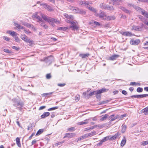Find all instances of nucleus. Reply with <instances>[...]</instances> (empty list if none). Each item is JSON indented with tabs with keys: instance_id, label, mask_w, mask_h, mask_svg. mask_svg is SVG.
Instances as JSON below:
<instances>
[{
	"instance_id": "nucleus-1",
	"label": "nucleus",
	"mask_w": 148,
	"mask_h": 148,
	"mask_svg": "<svg viewBox=\"0 0 148 148\" xmlns=\"http://www.w3.org/2000/svg\"><path fill=\"white\" fill-rule=\"evenodd\" d=\"M40 14L44 20L47 22L49 23H56L58 24H60L59 21H58L56 19L51 18L45 14H42L41 13Z\"/></svg>"
},
{
	"instance_id": "nucleus-2",
	"label": "nucleus",
	"mask_w": 148,
	"mask_h": 148,
	"mask_svg": "<svg viewBox=\"0 0 148 148\" xmlns=\"http://www.w3.org/2000/svg\"><path fill=\"white\" fill-rule=\"evenodd\" d=\"M99 18L102 20L107 21L114 20L115 18V17L114 16H107L105 12L102 11L100 12Z\"/></svg>"
},
{
	"instance_id": "nucleus-3",
	"label": "nucleus",
	"mask_w": 148,
	"mask_h": 148,
	"mask_svg": "<svg viewBox=\"0 0 148 148\" xmlns=\"http://www.w3.org/2000/svg\"><path fill=\"white\" fill-rule=\"evenodd\" d=\"M13 105L16 107H23L24 106V103L22 101H20L16 99L13 100Z\"/></svg>"
},
{
	"instance_id": "nucleus-4",
	"label": "nucleus",
	"mask_w": 148,
	"mask_h": 148,
	"mask_svg": "<svg viewBox=\"0 0 148 148\" xmlns=\"http://www.w3.org/2000/svg\"><path fill=\"white\" fill-rule=\"evenodd\" d=\"M106 89L104 88H103L101 89L91 92L88 94V95H88L89 97V96L93 95L95 94H101L103 92H106Z\"/></svg>"
},
{
	"instance_id": "nucleus-5",
	"label": "nucleus",
	"mask_w": 148,
	"mask_h": 148,
	"mask_svg": "<svg viewBox=\"0 0 148 148\" xmlns=\"http://www.w3.org/2000/svg\"><path fill=\"white\" fill-rule=\"evenodd\" d=\"M69 23L71 24L70 25V27L72 29L74 30H77L78 28L77 26V23L73 21L69 22Z\"/></svg>"
},
{
	"instance_id": "nucleus-6",
	"label": "nucleus",
	"mask_w": 148,
	"mask_h": 148,
	"mask_svg": "<svg viewBox=\"0 0 148 148\" xmlns=\"http://www.w3.org/2000/svg\"><path fill=\"white\" fill-rule=\"evenodd\" d=\"M45 62L48 65L51 64L53 60V57L51 56H48L44 59Z\"/></svg>"
},
{
	"instance_id": "nucleus-7",
	"label": "nucleus",
	"mask_w": 148,
	"mask_h": 148,
	"mask_svg": "<svg viewBox=\"0 0 148 148\" xmlns=\"http://www.w3.org/2000/svg\"><path fill=\"white\" fill-rule=\"evenodd\" d=\"M140 42V40L139 39L134 40L132 39L130 41L131 44L134 45H138Z\"/></svg>"
},
{
	"instance_id": "nucleus-8",
	"label": "nucleus",
	"mask_w": 148,
	"mask_h": 148,
	"mask_svg": "<svg viewBox=\"0 0 148 148\" xmlns=\"http://www.w3.org/2000/svg\"><path fill=\"white\" fill-rule=\"evenodd\" d=\"M75 136V134L74 133H67L65 134L64 138L66 137L71 138L74 137Z\"/></svg>"
},
{
	"instance_id": "nucleus-9",
	"label": "nucleus",
	"mask_w": 148,
	"mask_h": 148,
	"mask_svg": "<svg viewBox=\"0 0 148 148\" xmlns=\"http://www.w3.org/2000/svg\"><path fill=\"white\" fill-rule=\"evenodd\" d=\"M143 23L141 24V27L134 25L132 26V29L136 31H141L142 30V28L143 27Z\"/></svg>"
},
{
	"instance_id": "nucleus-10",
	"label": "nucleus",
	"mask_w": 148,
	"mask_h": 148,
	"mask_svg": "<svg viewBox=\"0 0 148 148\" xmlns=\"http://www.w3.org/2000/svg\"><path fill=\"white\" fill-rule=\"evenodd\" d=\"M38 13H36L35 14L32 15V17L33 19L36 18L38 20V21H39L42 20V18L40 17L38 15Z\"/></svg>"
},
{
	"instance_id": "nucleus-11",
	"label": "nucleus",
	"mask_w": 148,
	"mask_h": 148,
	"mask_svg": "<svg viewBox=\"0 0 148 148\" xmlns=\"http://www.w3.org/2000/svg\"><path fill=\"white\" fill-rule=\"evenodd\" d=\"M79 5L83 6H88L89 5V3L88 1H79L78 3Z\"/></svg>"
},
{
	"instance_id": "nucleus-12",
	"label": "nucleus",
	"mask_w": 148,
	"mask_h": 148,
	"mask_svg": "<svg viewBox=\"0 0 148 148\" xmlns=\"http://www.w3.org/2000/svg\"><path fill=\"white\" fill-rule=\"evenodd\" d=\"M121 33L122 35L127 36H130L132 35V32H121Z\"/></svg>"
},
{
	"instance_id": "nucleus-13",
	"label": "nucleus",
	"mask_w": 148,
	"mask_h": 148,
	"mask_svg": "<svg viewBox=\"0 0 148 148\" xmlns=\"http://www.w3.org/2000/svg\"><path fill=\"white\" fill-rule=\"evenodd\" d=\"M126 142V139L125 136H123V138L121 141V146L123 147L125 145Z\"/></svg>"
},
{
	"instance_id": "nucleus-14",
	"label": "nucleus",
	"mask_w": 148,
	"mask_h": 148,
	"mask_svg": "<svg viewBox=\"0 0 148 148\" xmlns=\"http://www.w3.org/2000/svg\"><path fill=\"white\" fill-rule=\"evenodd\" d=\"M119 55H114L110 57L109 60H116L119 57Z\"/></svg>"
},
{
	"instance_id": "nucleus-15",
	"label": "nucleus",
	"mask_w": 148,
	"mask_h": 148,
	"mask_svg": "<svg viewBox=\"0 0 148 148\" xmlns=\"http://www.w3.org/2000/svg\"><path fill=\"white\" fill-rule=\"evenodd\" d=\"M90 54L89 53L86 54H81L79 55V56L82 57V58H86L88 57Z\"/></svg>"
},
{
	"instance_id": "nucleus-16",
	"label": "nucleus",
	"mask_w": 148,
	"mask_h": 148,
	"mask_svg": "<svg viewBox=\"0 0 148 148\" xmlns=\"http://www.w3.org/2000/svg\"><path fill=\"white\" fill-rule=\"evenodd\" d=\"M8 32L9 34H10L11 36L13 37L16 36L17 34L15 32L12 31H8Z\"/></svg>"
},
{
	"instance_id": "nucleus-17",
	"label": "nucleus",
	"mask_w": 148,
	"mask_h": 148,
	"mask_svg": "<svg viewBox=\"0 0 148 148\" xmlns=\"http://www.w3.org/2000/svg\"><path fill=\"white\" fill-rule=\"evenodd\" d=\"M50 115V113L49 112H45L41 115V117L42 118H45Z\"/></svg>"
},
{
	"instance_id": "nucleus-18",
	"label": "nucleus",
	"mask_w": 148,
	"mask_h": 148,
	"mask_svg": "<svg viewBox=\"0 0 148 148\" xmlns=\"http://www.w3.org/2000/svg\"><path fill=\"white\" fill-rule=\"evenodd\" d=\"M119 8L120 9L122 10L125 13H130V11L123 7L120 6L119 7Z\"/></svg>"
},
{
	"instance_id": "nucleus-19",
	"label": "nucleus",
	"mask_w": 148,
	"mask_h": 148,
	"mask_svg": "<svg viewBox=\"0 0 148 148\" xmlns=\"http://www.w3.org/2000/svg\"><path fill=\"white\" fill-rule=\"evenodd\" d=\"M16 143L18 147H21V145L20 143V138L17 137L16 139Z\"/></svg>"
},
{
	"instance_id": "nucleus-20",
	"label": "nucleus",
	"mask_w": 148,
	"mask_h": 148,
	"mask_svg": "<svg viewBox=\"0 0 148 148\" xmlns=\"http://www.w3.org/2000/svg\"><path fill=\"white\" fill-rule=\"evenodd\" d=\"M141 14L144 15L147 18H148V13L145 10H141Z\"/></svg>"
},
{
	"instance_id": "nucleus-21",
	"label": "nucleus",
	"mask_w": 148,
	"mask_h": 148,
	"mask_svg": "<svg viewBox=\"0 0 148 148\" xmlns=\"http://www.w3.org/2000/svg\"><path fill=\"white\" fill-rule=\"evenodd\" d=\"M108 116V115L107 114H106L104 115H102V118L100 119V121H104L106 119Z\"/></svg>"
},
{
	"instance_id": "nucleus-22",
	"label": "nucleus",
	"mask_w": 148,
	"mask_h": 148,
	"mask_svg": "<svg viewBox=\"0 0 148 148\" xmlns=\"http://www.w3.org/2000/svg\"><path fill=\"white\" fill-rule=\"evenodd\" d=\"M88 5H88V6H87V7L89 10L94 12H96L97 10H96V9L91 6H89Z\"/></svg>"
},
{
	"instance_id": "nucleus-23",
	"label": "nucleus",
	"mask_w": 148,
	"mask_h": 148,
	"mask_svg": "<svg viewBox=\"0 0 148 148\" xmlns=\"http://www.w3.org/2000/svg\"><path fill=\"white\" fill-rule=\"evenodd\" d=\"M86 11L82 9H80L78 14H82L83 15H86Z\"/></svg>"
},
{
	"instance_id": "nucleus-24",
	"label": "nucleus",
	"mask_w": 148,
	"mask_h": 148,
	"mask_svg": "<svg viewBox=\"0 0 148 148\" xmlns=\"http://www.w3.org/2000/svg\"><path fill=\"white\" fill-rule=\"evenodd\" d=\"M89 137L88 133L86 134L83 136H82L81 137L79 138V140H81L83 139Z\"/></svg>"
},
{
	"instance_id": "nucleus-25",
	"label": "nucleus",
	"mask_w": 148,
	"mask_h": 148,
	"mask_svg": "<svg viewBox=\"0 0 148 148\" xmlns=\"http://www.w3.org/2000/svg\"><path fill=\"white\" fill-rule=\"evenodd\" d=\"M21 38L23 40L26 42L27 41V40L28 39V37L25 35H21Z\"/></svg>"
},
{
	"instance_id": "nucleus-26",
	"label": "nucleus",
	"mask_w": 148,
	"mask_h": 148,
	"mask_svg": "<svg viewBox=\"0 0 148 148\" xmlns=\"http://www.w3.org/2000/svg\"><path fill=\"white\" fill-rule=\"evenodd\" d=\"M68 28V27H59L58 28L57 30L65 31Z\"/></svg>"
},
{
	"instance_id": "nucleus-27",
	"label": "nucleus",
	"mask_w": 148,
	"mask_h": 148,
	"mask_svg": "<svg viewBox=\"0 0 148 148\" xmlns=\"http://www.w3.org/2000/svg\"><path fill=\"white\" fill-rule=\"evenodd\" d=\"M44 130L43 129H40L37 132V133L36 134V136H38L41 134L43 132Z\"/></svg>"
},
{
	"instance_id": "nucleus-28",
	"label": "nucleus",
	"mask_w": 148,
	"mask_h": 148,
	"mask_svg": "<svg viewBox=\"0 0 148 148\" xmlns=\"http://www.w3.org/2000/svg\"><path fill=\"white\" fill-rule=\"evenodd\" d=\"M88 123V120L86 119L84 121L79 122L78 123L79 125H81L83 124H86Z\"/></svg>"
},
{
	"instance_id": "nucleus-29",
	"label": "nucleus",
	"mask_w": 148,
	"mask_h": 148,
	"mask_svg": "<svg viewBox=\"0 0 148 148\" xmlns=\"http://www.w3.org/2000/svg\"><path fill=\"white\" fill-rule=\"evenodd\" d=\"M106 9L110 11H113L114 10V8L113 6H110L107 5Z\"/></svg>"
},
{
	"instance_id": "nucleus-30",
	"label": "nucleus",
	"mask_w": 148,
	"mask_h": 148,
	"mask_svg": "<svg viewBox=\"0 0 148 148\" xmlns=\"http://www.w3.org/2000/svg\"><path fill=\"white\" fill-rule=\"evenodd\" d=\"M64 16L68 19H73V16L72 15H69L65 13L64 14Z\"/></svg>"
},
{
	"instance_id": "nucleus-31",
	"label": "nucleus",
	"mask_w": 148,
	"mask_h": 148,
	"mask_svg": "<svg viewBox=\"0 0 148 148\" xmlns=\"http://www.w3.org/2000/svg\"><path fill=\"white\" fill-rule=\"evenodd\" d=\"M146 97H148V94H145L137 95V98H143Z\"/></svg>"
},
{
	"instance_id": "nucleus-32",
	"label": "nucleus",
	"mask_w": 148,
	"mask_h": 148,
	"mask_svg": "<svg viewBox=\"0 0 148 148\" xmlns=\"http://www.w3.org/2000/svg\"><path fill=\"white\" fill-rule=\"evenodd\" d=\"M107 5L103 3H101L100 5V8L104 9H106Z\"/></svg>"
},
{
	"instance_id": "nucleus-33",
	"label": "nucleus",
	"mask_w": 148,
	"mask_h": 148,
	"mask_svg": "<svg viewBox=\"0 0 148 148\" xmlns=\"http://www.w3.org/2000/svg\"><path fill=\"white\" fill-rule=\"evenodd\" d=\"M122 130H121V132L122 133H124L126 129V126L125 125H123L122 126Z\"/></svg>"
},
{
	"instance_id": "nucleus-34",
	"label": "nucleus",
	"mask_w": 148,
	"mask_h": 148,
	"mask_svg": "<svg viewBox=\"0 0 148 148\" xmlns=\"http://www.w3.org/2000/svg\"><path fill=\"white\" fill-rule=\"evenodd\" d=\"M89 137H91L92 136L95 135L96 134V132L93 131L91 132L88 133Z\"/></svg>"
},
{
	"instance_id": "nucleus-35",
	"label": "nucleus",
	"mask_w": 148,
	"mask_h": 148,
	"mask_svg": "<svg viewBox=\"0 0 148 148\" xmlns=\"http://www.w3.org/2000/svg\"><path fill=\"white\" fill-rule=\"evenodd\" d=\"M73 10L74 12H75L76 13L78 14L79 10L80 9L77 7H73Z\"/></svg>"
},
{
	"instance_id": "nucleus-36",
	"label": "nucleus",
	"mask_w": 148,
	"mask_h": 148,
	"mask_svg": "<svg viewBox=\"0 0 148 148\" xmlns=\"http://www.w3.org/2000/svg\"><path fill=\"white\" fill-rule=\"evenodd\" d=\"M143 111L145 113V114H148V106L143 109Z\"/></svg>"
},
{
	"instance_id": "nucleus-37",
	"label": "nucleus",
	"mask_w": 148,
	"mask_h": 148,
	"mask_svg": "<svg viewBox=\"0 0 148 148\" xmlns=\"http://www.w3.org/2000/svg\"><path fill=\"white\" fill-rule=\"evenodd\" d=\"M53 92H51L49 93H45L42 94L41 95L42 96V97H46L48 95H51L52 94H53Z\"/></svg>"
},
{
	"instance_id": "nucleus-38",
	"label": "nucleus",
	"mask_w": 148,
	"mask_h": 148,
	"mask_svg": "<svg viewBox=\"0 0 148 148\" xmlns=\"http://www.w3.org/2000/svg\"><path fill=\"white\" fill-rule=\"evenodd\" d=\"M132 6L135 9H136L137 10H141L142 9L139 7H138L136 5H132Z\"/></svg>"
},
{
	"instance_id": "nucleus-39",
	"label": "nucleus",
	"mask_w": 148,
	"mask_h": 148,
	"mask_svg": "<svg viewBox=\"0 0 148 148\" xmlns=\"http://www.w3.org/2000/svg\"><path fill=\"white\" fill-rule=\"evenodd\" d=\"M67 130L70 132H73L75 130L74 127H69L67 129Z\"/></svg>"
},
{
	"instance_id": "nucleus-40",
	"label": "nucleus",
	"mask_w": 148,
	"mask_h": 148,
	"mask_svg": "<svg viewBox=\"0 0 148 148\" xmlns=\"http://www.w3.org/2000/svg\"><path fill=\"white\" fill-rule=\"evenodd\" d=\"M27 40V41L26 42L29 43L31 44H32L34 43V42L33 40L30 38H28Z\"/></svg>"
},
{
	"instance_id": "nucleus-41",
	"label": "nucleus",
	"mask_w": 148,
	"mask_h": 148,
	"mask_svg": "<svg viewBox=\"0 0 148 148\" xmlns=\"http://www.w3.org/2000/svg\"><path fill=\"white\" fill-rule=\"evenodd\" d=\"M58 108V106H56L54 107H52L50 108H49L48 110V111H51V110H55L56 109H57Z\"/></svg>"
},
{
	"instance_id": "nucleus-42",
	"label": "nucleus",
	"mask_w": 148,
	"mask_h": 148,
	"mask_svg": "<svg viewBox=\"0 0 148 148\" xmlns=\"http://www.w3.org/2000/svg\"><path fill=\"white\" fill-rule=\"evenodd\" d=\"M102 141H103V142H105L108 140H109V136H107L104 137L102 140Z\"/></svg>"
},
{
	"instance_id": "nucleus-43",
	"label": "nucleus",
	"mask_w": 148,
	"mask_h": 148,
	"mask_svg": "<svg viewBox=\"0 0 148 148\" xmlns=\"http://www.w3.org/2000/svg\"><path fill=\"white\" fill-rule=\"evenodd\" d=\"M14 38L15 39V41L18 43L20 42V40L18 38L17 36H15L14 37Z\"/></svg>"
},
{
	"instance_id": "nucleus-44",
	"label": "nucleus",
	"mask_w": 148,
	"mask_h": 148,
	"mask_svg": "<svg viewBox=\"0 0 148 148\" xmlns=\"http://www.w3.org/2000/svg\"><path fill=\"white\" fill-rule=\"evenodd\" d=\"M88 95V94H87V92H84L83 93V95L85 97H87L88 98L89 97L88 95Z\"/></svg>"
},
{
	"instance_id": "nucleus-45",
	"label": "nucleus",
	"mask_w": 148,
	"mask_h": 148,
	"mask_svg": "<svg viewBox=\"0 0 148 148\" xmlns=\"http://www.w3.org/2000/svg\"><path fill=\"white\" fill-rule=\"evenodd\" d=\"M136 91L139 92H142L143 91V89L142 88L138 87L137 88Z\"/></svg>"
},
{
	"instance_id": "nucleus-46",
	"label": "nucleus",
	"mask_w": 148,
	"mask_h": 148,
	"mask_svg": "<svg viewBox=\"0 0 148 148\" xmlns=\"http://www.w3.org/2000/svg\"><path fill=\"white\" fill-rule=\"evenodd\" d=\"M46 9H47L48 11H53V10L51 8V7L48 5H47V6Z\"/></svg>"
},
{
	"instance_id": "nucleus-47",
	"label": "nucleus",
	"mask_w": 148,
	"mask_h": 148,
	"mask_svg": "<svg viewBox=\"0 0 148 148\" xmlns=\"http://www.w3.org/2000/svg\"><path fill=\"white\" fill-rule=\"evenodd\" d=\"M40 5L43 7L44 8L46 9L48 5L45 3H42L40 4Z\"/></svg>"
},
{
	"instance_id": "nucleus-48",
	"label": "nucleus",
	"mask_w": 148,
	"mask_h": 148,
	"mask_svg": "<svg viewBox=\"0 0 148 148\" xmlns=\"http://www.w3.org/2000/svg\"><path fill=\"white\" fill-rule=\"evenodd\" d=\"M40 23V25L42 26H43L45 24V22L43 20H41L40 21H38Z\"/></svg>"
},
{
	"instance_id": "nucleus-49",
	"label": "nucleus",
	"mask_w": 148,
	"mask_h": 148,
	"mask_svg": "<svg viewBox=\"0 0 148 148\" xmlns=\"http://www.w3.org/2000/svg\"><path fill=\"white\" fill-rule=\"evenodd\" d=\"M99 94H95L96 97L97 99H100L101 98V95Z\"/></svg>"
},
{
	"instance_id": "nucleus-50",
	"label": "nucleus",
	"mask_w": 148,
	"mask_h": 148,
	"mask_svg": "<svg viewBox=\"0 0 148 148\" xmlns=\"http://www.w3.org/2000/svg\"><path fill=\"white\" fill-rule=\"evenodd\" d=\"M120 135V134L118 132L116 133L114 135V136L115 137V138L116 139Z\"/></svg>"
},
{
	"instance_id": "nucleus-51",
	"label": "nucleus",
	"mask_w": 148,
	"mask_h": 148,
	"mask_svg": "<svg viewBox=\"0 0 148 148\" xmlns=\"http://www.w3.org/2000/svg\"><path fill=\"white\" fill-rule=\"evenodd\" d=\"M3 51L4 52L8 53H11V51L7 49H4Z\"/></svg>"
},
{
	"instance_id": "nucleus-52",
	"label": "nucleus",
	"mask_w": 148,
	"mask_h": 148,
	"mask_svg": "<svg viewBox=\"0 0 148 148\" xmlns=\"http://www.w3.org/2000/svg\"><path fill=\"white\" fill-rule=\"evenodd\" d=\"M109 140H110V141H112L116 139L115 138V137H114V136H109Z\"/></svg>"
},
{
	"instance_id": "nucleus-53",
	"label": "nucleus",
	"mask_w": 148,
	"mask_h": 148,
	"mask_svg": "<svg viewBox=\"0 0 148 148\" xmlns=\"http://www.w3.org/2000/svg\"><path fill=\"white\" fill-rule=\"evenodd\" d=\"M148 144V140L143 141L141 145H145Z\"/></svg>"
},
{
	"instance_id": "nucleus-54",
	"label": "nucleus",
	"mask_w": 148,
	"mask_h": 148,
	"mask_svg": "<svg viewBox=\"0 0 148 148\" xmlns=\"http://www.w3.org/2000/svg\"><path fill=\"white\" fill-rule=\"evenodd\" d=\"M3 38L4 39L8 41H9L10 40V38L6 36H3Z\"/></svg>"
},
{
	"instance_id": "nucleus-55",
	"label": "nucleus",
	"mask_w": 148,
	"mask_h": 148,
	"mask_svg": "<svg viewBox=\"0 0 148 148\" xmlns=\"http://www.w3.org/2000/svg\"><path fill=\"white\" fill-rule=\"evenodd\" d=\"M19 29H24V31L25 32V33H27L28 32L27 31H26L25 30V27L23 26H22L20 25V27H19Z\"/></svg>"
},
{
	"instance_id": "nucleus-56",
	"label": "nucleus",
	"mask_w": 148,
	"mask_h": 148,
	"mask_svg": "<svg viewBox=\"0 0 148 148\" xmlns=\"http://www.w3.org/2000/svg\"><path fill=\"white\" fill-rule=\"evenodd\" d=\"M12 48L13 49L16 50L17 51H18L19 49V48L18 47H17L15 46H12Z\"/></svg>"
},
{
	"instance_id": "nucleus-57",
	"label": "nucleus",
	"mask_w": 148,
	"mask_h": 148,
	"mask_svg": "<svg viewBox=\"0 0 148 148\" xmlns=\"http://www.w3.org/2000/svg\"><path fill=\"white\" fill-rule=\"evenodd\" d=\"M103 143V141H102V140H101L99 143H97V146H100L101 145L102 143Z\"/></svg>"
},
{
	"instance_id": "nucleus-58",
	"label": "nucleus",
	"mask_w": 148,
	"mask_h": 148,
	"mask_svg": "<svg viewBox=\"0 0 148 148\" xmlns=\"http://www.w3.org/2000/svg\"><path fill=\"white\" fill-rule=\"evenodd\" d=\"M51 77V75L50 74H47L46 75V78L47 79H49Z\"/></svg>"
},
{
	"instance_id": "nucleus-59",
	"label": "nucleus",
	"mask_w": 148,
	"mask_h": 148,
	"mask_svg": "<svg viewBox=\"0 0 148 148\" xmlns=\"http://www.w3.org/2000/svg\"><path fill=\"white\" fill-rule=\"evenodd\" d=\"M65 84L63 83V84H58V85L60 87H62L64 86L65 85Z\"/></svg>"
},
{
	"instance_id": "nucleus-60",
	"label": "nucleus",
	"mask_w": 148,
	"mask_h": 148,
	"mask_svg": "<svg viewBox=\"0 0 148 148\" xmlns=\"http://www.w3.org/2000/svg\"><path fill=\"white\" fill-rule=\"evenodd\" d=\"M122 93L123 94L125 95H127V92L125 90H123L122 91Z\"/></svg>"
},
{
	"instance_id": "nucleus-61",
	"label": "nucleus",
	"mask_w": 148,
	"mask_h": 148,
	"mask_svg": "<svg viewBox=\"0 0 148 148\" xmlns=\"http://www.w3.org/2000/svg\"><path fill=\"white\" fill-rule=\"evenodd\" d=\"M94 24L96 26H99L100 25V24L98 22H97L96 21H95L94 22Z\"/></svg>"
},
{
	"instance_id": "nucleus-62",
	"label": "nucleus",
	"mask_w": 148,
	"mask_h": 148,
	"mask_svg": "<svg viewBox=\"0 0 148 148\" xmlns=\"http://www.w3.org/2000/svg\"><path fill=\"white\" fill-rule=\"evenodd\" d=\"M75 99L76 101H79V95H77L75 97Z\"/></svg>"
},
{
	"instance_id": "nucleus-63",
	"label": "nucleus",
	"mask_w": 148,
	"mask_h": 148,
	"mask_svg": "<svg viewBox=\"0 0 148 148\" xmlns=\"http://www.w3.org/2000/svg\"><path fill=\"white\" fill-rule=\"evenodd\" d=\"M14 25L16 27L19 29V27H20V25L19 24L17 23H14Z\"/></svg>"
},
{
	"instance_id": "nucleus-64",
	"label": "nucleus",
	"mask_w": 148,
	"mask_h": 148,
	"mask_svg": "<svg viewBox=\"0 0 148 148\" xmlns=\"http://www.w3.org/2000/svg\"><path fill=\"white\" fill-rule=\"evenodd\" d=\"M126 114H122V115H121L120 116V118L121 119H122L123 118L125 117V116H126Z\"/></svg>"
}]
</instances>
